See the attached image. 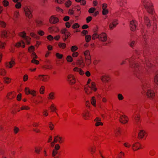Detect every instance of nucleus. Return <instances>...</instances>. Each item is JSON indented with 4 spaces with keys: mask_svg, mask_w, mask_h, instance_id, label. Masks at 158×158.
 Returning a JSON list of instances; mask_svg holds the SVG:
<instances>
[{
    "mask_svg": "<svg viewBox=\"0 0 158 158\" xmlns=\"http://www.w3.org/2000/svg\"><path fill=\"white\" fill-rule=\"evenodd\" d=\"M144 132L143 130H140L138 134V137L141 139L144 136Z\"/></svg>",
    "mask_w": 158,
    "mask_h": 158,
    "instance_id": "36",
    "label": "nucleus"
},
{
    "mask_svg": "<svg viewBox=\"0 0 158 158\" xmlns=\"http://www.w3.org/2000/svg\"><path fill=\"white\" fill-rule=\"evenodd\" d=\"M44 87L43 86H41L40 89V94H43L44 93Z\"/></svg>",
    "mask_w": 158,
    "mask_h": 158,
    "instance_id": "57",
    "label": "nucleus"
},
{
    "mask_svg": "<svg viewBox=\"0 0 158 158\" xmlns=\"http://www.w3.org/2000/svg\"><path fill=\"white\" fill-rule=\"evenodd\" d=\"M67 61L69 62H71L73 61V58L70 56H68L66 58Z\"/></svg>",
    "mask_w": 158,
    "mask_h": 158,
    "instance_id": "44",
    "label": "nucleus"
},
{
    "mask_svg": "<svg viewBox=\"0 0 158 158\" xmlns=\"http://www.w3.org/2000/svg\"><path fill=\"white\" fill-rule=\"evenodd\" d=\"M24 40L25 41L27 44H30L31 38L28 36H26L24 39Z\"/></svg>",
    "mask_w": 158,
    "mask_h": 158,
    "instance_id": "47",
    "label": "nucleus"
},
{
    "mask_svg": "<svg viewBox=\"0 0 158 158\" xmlns=\"http://www.w3.org/2000/svg\"><path fill=\"white\" fill-rule=\"evenodd\" d=\"M11 78L9 77H6L3 78V81L5 83L9 84L11 82Z\"/></svg>",
    "mask_w": 158,
    "mask_h": 158,
    "instance_id": "33",
    "label": "nucleus"
},
{
    "mask_svg": "<svg viewBox=\"0 0 158 158\" xmlns=\"http://www.w3.org/2000/svg\"><path fill=\"white\" fill-rule=\"evenodd\" d=\"M18 35L19 36L23 38V39L27 36L26 33L24 31L19 32L18 34Z\"/></svg>",
    "mask_w": 158,
    "mask_h": 158,
    "instance_id": "35",
    "label": "nucleus"
},
{
    "mask_svg": "<svg viewBox=\"0 0 158 158\" xmlns=\"http://www.w3.org/2000/svg\"><path fill=\"white\" fill-rule=\"evenodd\" d=\"M89 150L90 151L91 153L93 154L96 151V147L94 146H90L89 148Z\"/></svg>",
    "mask_w": 158,
    "mask_h": 158,
    "instance_id": "26",
    "label": "nucleus"
},
{
    "mask_svg": "<svg viewBox=\"0 0 158 158\" xmlns=\"http://www.w3.org/2000/svg\"><path fill=\"white\" fill-rule=\"evenodd\" d=\"M85 63L87 65H89L91 62V57L87 58H85Z\"/></svg>",
    "mask_w": 158,
    "mask_h": 158,
    "instance_id": "37",
    "label": "nucleus"
},
{
    "mask_svg": "<svg viewBox=\"0 0 158 158\" xmlns=\"http://www.w3.org/2000/svg\"><path fill=\"white\" fill-rule=\"evenodd\" d=\"M119 122L124 124L126 123L128 121L127 118L125 116L123 115H120L119 114Z\"/></svg>",
    "mask_w": 158,
    "mask_h": 158,
    "instance_id": "12",
    "label": "nucleus"
},
{
    "mask_svg": "<svg viewBox=\"0 0 158 158\" xmlns=\"http://www.w3.org/2000/svg\"><path fill=\"white\" fill-rule=\"evenodd\" d=\"M31 62L36 64H39V62L38 60H36V59H32L31 60Z\"/></svg>",
    "mask_w": 158,
    "mask_h": 158,
    "instance_id": "61",
    "label": "nucleus"
},
{
    "mask_svg": "<svg viewBox=\"0 0 158 158\" xmlns=\"http://www.w3.org/2000/svg\"><path fill=\"white\" fill-rule=\"evenodd\" d=\"M25 92L27 95L31 94L33 96H35L36 95V91L34 89H30L28 87H26L24 89Z\"/></svg>",
    "mask_w": 158,
    "mask_h": 158,
    "instance_id": "8",
    "label": "nucleus"
},
{
    "mask_svg": "<svg viewBox=\"0 0 158 158\" xmlns=\"http://www.w3.org/2000/svg\"><path fill=\"white\" fill-rule=\"evenodd\" d=\"M126 2V0H119V6H122Z\"/></svg>",
    "mask_w": 158,
    "mask_h": 158,
    "instance_id": "58",
    "label": "nucleus"
},
{
    "mask_svg": "<svg viewBox=\"0 0 158 158\" xmlns=\"http://www.w3.org/2000/svg\"><path fill=\"white\" fill-rule=\"evenodd\" d=\"M47 77L46 75L40 74L38 76L36 79L44 82H46L47 81Z\"/></svg>",
    "mask_w": 158,
    "mask_h": 158,
    "instance_id": "13",
    "label": "nucleus"
},
{
    "mask_svg": "<svg viewBox=\"0 0 158 158\" xmlns=\"http://www.w3.org/2000/svg\"><path fill=\"white\" fill-rule=\"evenodd\" d=\"M142 84V89L143 93L146 94L147 96L151 98H153L155 94L153 91L151 90L149 87V85L147 82L141 81Z\"/></svg>",
    "mask_w": 158,
    "mask_h": 158,
    "instance_id": "2",
    "label": "nucleus"
},
{
    "mask_svg": "<svg viewBox=\"0 0 158 158\" xmlns=\"http://www.w3.org/2000/svg\"><path fill=\"white\" fill-rule=\"evenodd\" d=\"M15 92H11L8 93L6 97L8 100H11L15 98Z\"/></svg>",
    "mask_w": 158,
    "mask_h": 158,
    "instance_id": "15",
    "label": "nucleus"
},
{
    "mask_svg": "<svg viewBox=\"0 0 158 158\" xmlns=\"http://www.w3.org/2000/svg\"><path fill=\"white\" fill-rule=\"evenodd\" d=\"M140 146V144L138 143H136L135 144H133L132 145L133 147H135L136 148L135 149L134 148H133V149L134 151H135L136 150L139 149L140 148L139 146V145Z\"/></svg>",
    "mask_w": 158,
    "mask_h": 158,
    "instance_id": "34",
    "label": "nucleus"
},
{
    "mask_svg": "<svg viewBox=\"0 0 158 158\" xmlns=\"http://www.w3.org/2000/svg\"><path fill=\"white\" fill-rule=\"evenodd\" d=\"M38 34L40 36H43L44 34V32L40 30L38 31L37 32Z\"/></svg>",
    "mask_w": 158,
    "mask_h": 158,
    "instance_id": "64",
    "label": "nucleus"
},
{
    "mask_svg": "<svg viewBox=\"0 0 158 158\" xmlns=\"http://www.w3.org/2000/svg\"><path fill=\"white\" fill-rule=\"evenodd\" d=\"M95 8L94 7H91L89 10L88 12L89 13H93L95 10Z\"/></svg>",
    "mask_w": 158,
    "mask_h": 158,
    "instance_id": "62",
    "label": "nucleus"
},
{
    "mask_svg": "<svg viewBox=\"0 0 158 158\" xmlns=\"http://www.w3.org/2000/svg\"><path fill=\"white\" fill-rule=\"evenodd\" d=\"M137 22L135 20H132L130 22V27L131 30L132 31H134L136 28V24Z\"/></svg>",
    "mask_w": 158,
    "mask_h": 158,
    "instance_id": "14",
    "label": "nucleus"
},
{
    "mask_svg": "<svg viewBox=\"0 0 158 158\" xmlns=\"http://www.w3.org/2000/svg\"><path fill=\"white\" fill-rule=\"evenodd\" d=\"M144 20L145 24L148 28H149L151 25L150 20L148 17L146 16L144 17Z\"/></svg>",
    "mask_w": 158,
    "mask_h": 158,
    "instance_id": "20",
    "label": "nucleus"
},
{
    "mask_svg": "<svg viewBox=\"0 0 158 158\" xmlns=\"http://www.w3.org/2000/svg\"><path fill=\"white\" fill-rule=\"evenodd\" d=\"M43 68L45 69H49L52 68V67L51 65H45L43 66Z\"/></svg>",
    "mask_w": 158,
    "mask_h": 158,
    "instance_id": "63",
    "label": "nucleus"
},
{
    "mask_svg": "<svg viewBox=\"0 0 158 158\" xmlns=\"http://www.w3.org/2000/svg\"><path fill=\"white\" fill-rule=\"evenodd\" d=\"M98 40L103 42H106L108 40V37L106 34L104 32H102L100 33H99Z\"/></svg>",
    "mask_w": 158,
    "mask_h": 158,
    "instance_id": "7",
    "label": "nucleus"
},
{
    "mask_svg": "<svg viewBox=\"0 0 158 158\" xmlns=\"http://www.w3.org/2000/svg\"><path fill=\"white\" fill-rule=\"evenodd\" d=\"M67 80L69 83L71 85L74 84L76 81L75 76L73 74H69L67 76Z\"/></svg>",
    "mask_w": 158,
    "mask_h": 158,
    "instance_id": "6",
    "label": "nucleus"
},
{
    "mask_svg": "<svg viewBox=\"0 0 158 158\" xmlns=\"http://www.w3.org/2000/svg\"><path fill=\"white\" fill-rule=\"evenodd\" d=\"M58 46L60 48L64 49L66 47V44L64 43H59L58 44Z\"/></svg>",
    "mask_w": 158,
    "mask_h": 158,
    "instance_id": "41",
    "label": "nucleus"
},
{
    "mask_svg": "<svg viewBox=\"0 0 158 158\" xmlns=\"http://www.w3.org/2000/svg\"><path fill=\"white\" fill-rule=\"evenodd\" d=\"M36 24L37 26L39 27H41L45 24L44 21L40 20H36Z\"/></svg>",
    "mask_w": 158,
    "mask_h": 158,
    "instance_id": "25",
    "label": "nucleus"
},
{
    "mask_svg": "<svg viewBox=\"0 0 158 158\" xmlns=\"http://www.w3.org/2000/svg\"><path fill=\"white\" fill-rule=\"evenodd\" d=\"M130 67L132 69L133 73L139 79L141 80L144 77L148 71L145 67L146 64L147 68H149L152 65L148 60L146 58L145 61L141 60V62L138 61L137 59L134 56H132L128 60Z\"/></svg>",
    "mask_w": 158,
    "mask_h": 158,
    "instance_id": "1",
    "label": "nucleus"
},
{
    "mask_svg": "<svg viewBox=\"0 0 158 158\" xmlns=\"http://www.w3.org/2000/svg\"><path fill=\"white\" fill-rule=\"evenodd\" d=\"M85 93L88 94H91L93 91H96L97 88L94 82H92L86 86L85 89Z\"/></svg>",
    "mask_w": 158,
    "mask_h": 158,
    "instance_id": "3",
    "label": "nucleus"
},
{
    "mask_svg": "<svg viewBox=\"0 0 158 158\" xmlns=\"http://www.w3.org/2000/svg\"><path fill=\"white\" fill-rule=\"evenodd\" d=\"M49 21L51 23L55 24L57 23L59 21V20L55 16L52 15L49 18Z\"/></svg>",
    "mask_w": 158,
    "mask_h": 158,
    "instance_id": "10",
    "label": "nucleus"
},
{
    "mask_svg": "<svg viewBox=\"0 0 158 158\" xmlns=\"http://www.w3.org/2000/svg\"><path fill=\"white\" fill-rule=\"evenodd\" d=\"M6 73V71L5 68H0V75L3 76H5Z\"/></svg>",
    "mask_w": 158,
    "mask_h": 158,
    "instance_id": "29",
    "label": "nucleus"
},
{
    "mask_svg": "<svg viewBox=\"0 0 158 158\" xmlns=\"http://www.w3.org/2000/svg\"><path fill=\"white\" fill-rule=\"evenodd\" d=\"M23 10L25 15L27 18L29 19L32 18L33 8L30 5H26L23 7Z\"/></svg>",
    "mask_w": 158,
    "mask_h": 158,
    "instance_id": "4",
    "label": "nucleus"
},
{
    "mask_svg": "<svg viewBox=\"0 0 158 158\" xmlns=\"http://www.w3.org/2000/svg\"><path fill=\"white\" fill-rule=\"evenodd\" d=\"M15 64V60L12 58L9 62H6L5 63V66L7 68H12Z\"/></svg>",
    "mask_w": 158,
    "mask_h": 158,
    "instance_id": "9",
    "label": "nucleus"
},
{
    "mask_svg": "<svg viewBox=\"0 0 158 158\" xmlns=\"http://www.w3.org/2000/svg\"><path fill=\"white\" fill-rule=\"evenodd\" d=\"M90 102L92 105L94 107H96V100L95 97L94 96H93L91 98L90 100Z\"/></svg>",
    "mask_w": 158,
    "mask_h": 158,
    "instance_id": "27",
    "label": "nucleus"
},
{
    "mask_svg": "<svg viewBox=\"0 0 158 158\" xmlns=\"http://www.w3.org/2000/svg\"><path fill=\"white\" fill-rule=\"evenodd\" d=\"M55 94L53 92L49 93L48 96V98L49 100H53L55 98Z\"/></svg>",
    "mask_w": 158,
    "mask_h": 158,
    "instance_id": "23",
    "label": "nucleus"
},
{
    "mask_svg": "<svg viewBox=\"0 0 158 158\" xmlns=\"http://www.w3.org/2000/svg\"><path fill=\"white\" fill-rule=\"evenodd\" d=\"M141 31L143 37V38L145 40V32L146 31V29H144L143 27H142L141 28Z\"/></svg>",
    "mask_w": 158,
    "mask_h": 158,
    "instance_id": "39",
    "label": "nucleus"
},
{
    "mask_svg": "<svg viewBox=\"0 0 158 158\" xmlns=\"http://www.w3.org/2000/svg\"><path fill=\"white\" fill-rule=\"evenodd\" d=\"M20 109L21 110H27L30 109V107L27 106L23 105L21 106V107L20 108Z\"/></svg>",
    "mask_w": 158,
    "mask_h": 158,
    "instance_id": "46",
    "label": "nucleus"
},
{
    "mask_svg": "<svg viewBox=\"0 0 158 158\" xmlns=\"http://www.w3.org/2000/svg\"><path fill=\"white\" fill-rule=\"evenodd\" d=\"M56 56L57 58L61 59L63 57V55L59 53H56Z\"/></svg>",
    "mask_w": 158,
    "mask_h": 158,
    "instance_id": "55",
    "label": "nucleus"
},
{
    "mask_svg": "<svg viewBox=\"0 0 158 158\" xmlns=\"http://www.w3.org/2000/svg\"><path fill=\"white\" fill-rule=\"evenodd\" d=\"M77 49L78 47L76 46H73L71 48V50L73 52H76Z\"/></svg>",
    "mask_w": 158,
    "mask_h": 158,
    "instance_id": "45",
    "label": "nucleus"
},
{
    "mask_svg": "<svg viewBox=\"0 0 158 158\" xmlns=\"http://www.w3.org/2000/svg\"><path fill=\"white\" fill-rule=\"evenodd\" d=\"M6 43L0 40V49H3L4 48Z\"/></svg>",
    "mask_w": 158,
    "mask_h": 158,
    "instance_id": "42",
    "label": "nucleus"
},
{
    "mask_svg": "<svg viewBox=\"0 0 158 158\" xmlns=\"http://www.w3.org/2000/svg\"><path fill=\"white\" fill-rule=\"evenodd\" d=\"M90 114V113H89V112L88 111H87L82 114V116L85 119L87 120L89 117Z\"/></svg>",
    "mask_w": 158,
    "mask_h": 158,
    "instance_id": "28",
    "label": "nucleus"
},
{
    "mask_svg": "<svg viewBox=\"0 0 158 158\" xmlns=\"http://www.w3.org/2000/svg\"><path fill=\"white\" fill-rule=\"evenodd\" d=\"M100 78L103 82H106L110 79L109 76L106 74L102 75Z\"/></svg>",
    "mask_w": 158,
    "mask_h": 158,
    "instance_id": "16",
    "label": "nucleus"
},
{
    "mask_svg": "<svg viewBox=\"0 0 158 158\" xmlns=\"http://www.w3.org/2000/svg\"><path fill=\"white\" fill-rule=\"evenodd\" d=\"M154 81L155 83L158 85V71L155 73Z\"/></svg>",
    "mask_w": 158,
    "mask_h": 158,
    "instance_id": "32",
    "label": "nucleus"
},
{
    "mask_svg": "<svg viewBox=\"0 0 158 158\" xmlns=\"http://www.w3.org/2000/svg\"><path fill=\"white\" fill-rule=\"evenodd\" d=\"M21 4L20 2H18L16 3L15 5V7L17 9H20L21 7Z\"/></svg>",
    "mask_w": 158,
    "mask_h": 158,
    "instance_id": "51",
    "label": "nucleus"
},
{
    "mask_svg": "<svg viewBox=\"0 0 158 158\" xmlns=\"http://www.w3.org/2000/svg\"><path fill=\"white\" fill-rule=\"evenodd\" d=\"M67 30L66 28H63L60 31L61 33L64 35L66 34V33L67 32H69L68 31H67Z\"/></svg>",
    "mask_w": 158,
    "mask_h": 158,
    "instance_id": "56",
    "label": "nucleus"
},
{
    "mask_svg": "<svg viewBox=\"0 0 158 158\" xmlns=\"http://www.w3.org/2000/svg\"><path fill=\"white\" fill-rule=\"evenodd\" d=\"M70 35V33L69 32H67L66 33V34L64 35V38H63V40L65 41L68 38L69 36Z\"/></svg>",
    "mask_w": 158,
    "mask_h": 158,
    "instance_id": "50",
    "label": "nucleus"
},
{
    "mask_svg": "<svg viewBox=\"0 0 158 158\" xmlns=\"http://www.w3.org/2000/svg\"><path fill=\"white\" fill-rule=\"evenodd\" d=\"M135 41L132 40H131L130 39L129 42H128L129 45L132 48L133 47V46L135 44Z\"/></svg>",
    "mask_w": 158,
    "mask_h": 158,
    "instance_id": "43",
    "label": "nucleus"
},
{
    "mask_svg": "<svg viewBox=\"0 0 158 158\" xmlns=\"http://www.w3.org/2000/svg\"><path fill=\"white\" fill-rule=\"evenodd\" d=\"M30 35L32 37L36 38L37 39H39L40 38V37L38 36H37L33 32L31 33L30 34Z\"/></svg>",
    "mask_w": 158,
    "mask_h": 158,
    "instance_id": "54",
    "label": "nucleus"
},
{
    "mask_svg": "<svg viewBox=\"0 0 158 158\" xmlns=\"http://www.w3.org/2000/svg\"><path fill=\"white\" fill-rule=\"evenodd\" d=\"M74 72H78L81 75H83L84 74V72L81 69L78 67H75L73 69Z\"/></svg>",
    "mask_w": 158,
    "mask_h": 158,
    "instance_id": "21",
    "label": "nucleus"
},
{
    "mask_svg": "<svg viewBox=\"0 0 158 158\" xmlns=\"http://www.w3.org/2000/svg\"><path fill=\"white\" fill-rule=\"evenodd\" d=\"M42 149V147L40 146H35L34 147L35 152L37 154H39Z\"/></svg>",
    "mask_w": 158,
    "mask_h": 158,
    "instance_id": "24",
    "label": "nucleus"
},
{
    "mask_svg": "<svg viewBox=\"0 0 158 158\" xmlns=\"http://www.w3.org/2000/svg\"><path fill=\"white\" fill-rule=\"evenodd\" d=\"M6 23L5 22L0 20V26L2 27H5L6 25Z\"/></svg>",
    "mask_w": 158,
    "mask_h": 158,
    "instance_id": "52",
    "label": "nucleus"
},
{
    "mask_svg": "<svg viewBox=\"0 0 158 158\" xmlns=\"http://www.w3.org/2000/svg\"><path fill=\"white\" fill-rule=\"evenodd\" d=\"M15 46L17 48H19L20 47H21L23 48H24L25 46L24 42L23 40H21L19 42L16 43Z\"/></svg>",
    "mask_w": 158,
    "mask_h": 158,
    "instance_id": "19",
    "label": "nucleus"
},
{
    "mask_svg": "<svg viewBox=\"0 0 158 158\" xmlns=\"http://www.w3.org/2000/svg\"><path fill=\"white\" fill-rule=\"evenodd\" d=\"M118 22L115 21H114L110 23L109 25V28L110 30H112L118 24Z\"/></svg>",
    "mask_w": 158,
    "mask_h": 158,
    "instance_id": "18",
    "label": "nucleus"
},
{
    "mask_svg": "<svg viewBox=\"0 0 158 158\" xmlns=\"http://www.w3.org/2000/svg\"><path fill=\"white\" fill-rule=\"evenodd\" d=\"M84 55L85 56V58H90L91 57L90 52L88 50H86L84 51L83 52Z\"/></svg>",
    "mask_w": 158,
    "mask_h": 158,
    "instance_id": "31",
    "label": "nucleus"
},
{
    "mask_svg": "<svg viewBox=\"0 0 158 158\" xmlns=\"http://www.w3.org/2000/svg\"><path fill=\"white\" fill-rule=\"evenodd\" d=\"M2 3L4 7H7L9 5V2L7 0H4L2 2Z\"/></svg>",
    "mask_w": 158,
    "mask_h": 158,
    "instance_id": "40",
    "label": "nucleus"
},
{
    "mask_svg": "<svg viewBox=\"0 0 158 158\" xmlns=\"http://www.w3.org/2000/svg\"><path fill=\"white\" fill-rule=\"evenodd\" d=\"M52 111H55L56 110V107L53 104H52L50 107Z\"/></svg>",
    "mask_w": 158,
    "mask_h": 158,
    "instance_id": "53",
    "label": "nucleus"
},
{
    "mask_svg": "<svg viewBox=\"0 0 158 158\" xmlns=\"http://www.w3.org/2000/svg\"><path fill=\"white\" fill-rule=\"evenodd\" d=\"M54 141L56 143L58 142L60 143H61L63 142L64 140L62 137L57 136L55 137Z\"/></svg>",
    "mask_w": 158,
    "mask_h": 158,
    "instance_id": "17",
    "label": "nucleus"
},
{
    "mask_svg": "<svg viewBox=\"0 0 158 158\" xmlns=\"http://www.w3.org/2000/svg\"><path fill=\"white\" fill-rule=\"evenodd\" d=\"M35 48L33 46H31L28 49V51L30 52H33L34 51Z\"/></svg>",
    "mask_w": 158,
    "mask_h": 158,
    "instance_id": "59",
    "label": "nucleus"
},
{
    "mask_svg": "<svg viewBox=\"0 0 158 158\" xmlns=\"http://www.w3.org/2000/svg\"><path fill=\"white\" fill-rule=\"evenodd\" d=\"M71 4V2L70 0L67 1L65 3V5L66 7H69Z\"/></svg>",
    "mask_w": 158,
    "mask_h": 158,
    "instance_id": "60",
    "label": "nucleus"
},
{
    "mask_svg": "<svg viewBox=\"0 0 158 158\" xmlns=\"http://www.w3.org/2000/svg\"><path fill=\"white\" fill-rule=\"evenodd\" d=\"M76 64L79 67L82 68L84 67L85 65V63L83 59L82 58L78 59L77 60Z\"/></svg>",
    "mask_w": 158,
    "mask_h": 158,
    "instance_id": "11",
    "label": "nucleus"
},
{
    "mask_svg": "<svg viewBox=\"0 0 158 158\" xmlns=\"http://www.w3.org/2000/svg\"><path fill=\"white\" fill-rule=\"evenodd\" d=\"M91 38V37L90 35H86L85 36V40L87 42H89Z\"/></svg>",
    "mask_w": 158,
    "mask_h": 158,
    "instance_id": "49",
    "label": "nucleus"
},
{
    "mask_svg": "<svg viewBox=\"0 0 158 158\" xmlns=\"http://www.w3.org/2000/svg\"><path fill=\"white\" fill-rule=\"evenodd\" d=\"M135 115L134 117L135 122L137 124H138L139 123L141 122L140 118V115L139 114H135Z\"/></svg>",
    "mask_w": 158,
    "mask_h": 158,
    "instance_id": "22",
    "label": "nucleus"
},
{
    "mask_svg": "<svg viewBox=\"0 0 158 158\" xmlns=\"http://www.w3.org/2000/svg\"><path fill=\"white\" fill-rule=\"evenodd\" d=\"M10 34V32L9 31H8L6 30H4L2 32V35L5 37H7Z\"/></svg>",
    "mask_w": 158,
    "mask_h": 158,
    "instance_id": "30",
    "label": "nucleus"
},
{
    "mask_svg": "<svg viewBox=\"0 0 158 158\" xmlns=\"http://www.w3.org/2000/svg\"><path fill=\"white\" fill-rule=\"evenodd\" d=\"M19 15V11L18 10H16L14 13L13 18L14 19H17L18 18Z\"/></svg>",
    "mask_w": 158,
    "mask_h": 158,
    "instance_id": "38",
    "label": "nucleus"
},
{
    "mask_svg": "<svg viewBox=\"0 0 158 158\" xmlns=\"http://www.w3.org/2000/svg\"><path fill=\"white\" fill-rule=\"evenodd\" d=\"M99 38V34H97V33H94L92 35V39L94 40L96 39H98Z\"/></svg>",
    "mask_w": 158,
    "mask_h": 158,
    "instance_id": "48",
    "label": "nucleus"
},
{
    "mask_svg": "<svg viewBox=\"0 0 158 158\" xmlns=\"http://www.w3.org/2000/svg\"><path fill=\"white\" fill-rule=\"evenodd\" d=\"M142 2L148 12L150 14L153 15V11L152 7V5L147 2L146 0H142Z\"/></svg>",
    "mask_w": 158,
    "mask_h": 158,
    "instance_id": "5",
    "label": "nucleus"
}]
</instances>
